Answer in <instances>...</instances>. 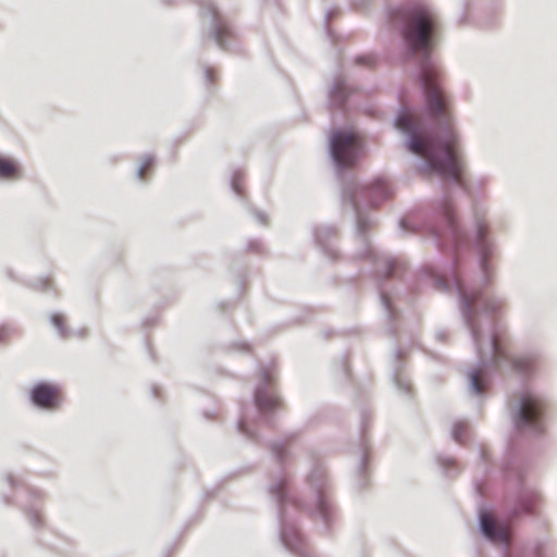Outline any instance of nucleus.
Here are the masks:
<instances>
[{
    "mask_svg": "<svg viewBox=\"0 0 557 557\" xmlns=\"http://www.w3.org/2000/svg\"><path fill=\"white\" fill-rule=\"evenodd\" d=\"M437 29V18L425 5L413 7L405 15L404 40L412 52H421L425 57L421 65V79L429 114L443 125L438 139L412 134L408 148L425 161L431 172L462 184L463 164L453 127L449 100L440 84L441 72L429 59Z\"/></svg>",
    "mask_w": 557,
    "mask_h": 557,
    "instance_id": "1",
    "label": "nucleus"
},
{
    "mask_svg": "<svg viewBox=\"0 0 557 557\" xmlns=\"http://www.w3.org/2000/svg\"><path fill=\"white\" fill-rule=\"evenodd\" d=\"M331 151L337 164L354 165L361 151V138L352 132H336L332 137Z\"/></svg>",
    "mask_w": 557,
    "mask_h": 557,
    "instance_id": "2",
    "label": "nucleus"
},
{
    "mask_svg": "<svg viewBox=\"0 0 557 557\" xmlns=\"http://www.w3.org/2000/svg\"><path fill=\"white\" fill-rule=\"evenodd\" d=\"M546 411L545 401L533 394H523L518 412L519 425L529 426L536 432L543 431V417Z\"/></svg>",
    "mask_w": 557,
    "mask_h": 557,
    "instance_id": "3",
    "label": "nucleus"
},
{
    "mask_svg": "<svg viewBox=\"0 0 557 557\" xmlns=\"http://www.w3.org/2000/svg\"><path fill=\"white\" fill-rule=\"evenodd\" d=\"M458 290L465 309L469 315L474 314L475 306L481 305L486 313H496L504 308V301L493 295L484 292L467 293L463 287L458 284Z\"/></svg>",
    "mask_w": 557,
    "mask_h": 557,
    "instance_id": "4",
    "label": "nucleus"
},
{
    "mask_svg": "<svg viewBox=\"0 0 557 557\" xmlns=\"http://www.w3.org/2000/svg\"><path fill=\"white\" fill-rule=\"evenodd\" d=\"M30 398L36 406L53 410L60 407L63 395L57 385L39 383L33 387Z\"/></svg>",
    "mask_w": 557,
    "mask_h": 557,
    "instance_id": "5",
    "label": "nucleus"
},
{
    "mask_svg": "<svg viewBox=\"0 0 557 557\" xmlns=\"http://www.w3.org/2000/svg\"><path fill=\"white\" fill-rule=\"evenodd\" d=\"M481 528L483 533L492 541L507 543L510 532L507 525L499 524L492 515H481Z\"/></svg>",
    "mask_w": 557,
    "mask_h": 557,
    "instance_id": "6",
    "label": "nucleus"
},
{
    "mask_svg": "<svg viewBox=\"0 0 557 557\" xmlns=\"http://www.w3.org/2000/svg\"><path fill=\"white\" fill-rule=\"evenodd\" d=\"M214 39L221 48H227L230 41L234 38L231 27L214 12Z\"/></svg>",
    "mask_w": 557,
    "mask_h": 557,
    "instance_id": "7",
    "label": "nucleus"
},
{
    "mask_svg": "<svg viewBox=\"0 0 557 557\" xmlns=\"http://www.w3.org/2000/svg\"><path fill=\"white\" fill-rule=\"evenodd\" d=\"M256 404L261 410H271L280 405V399L273 392L258 389L256 393Z\"/></svg>",
    "mask_w": 557,
    "mask_h": 557,
    "instance_id": "8",
    "label": "nucleus"
},
{
    "mask_svg": "<svg viewBox=\"0 0 557 557\" xmlns=\"http://www.w3.org/2000/svg\"><path fill=\"white\" fill-rule=\"evenodd\" d=\"M18 166L10 159L0 158V177L16 178L18 176Z\"/></svg>",
    "mask_w": 557,
    "mask_h": 557,
    "instance_id": "9",
    "label": "nucleus"
},
{
    "mask_svg": "<svg viewBox=\"0 0 557 557\" xmlns=\"http://www.w3.org/2000/svg\"><path fill=\"white\" fill-rule=\"evenodd\" d=\"M492 348L496 363H499L503 359H507L506 347L497 334H494L492 337Z\"/></svg>",
    "mask_w": 557,
    "mask_h": 557,
    "instance_id": "10",
    "label": "nucleus"
},
{
    "mask_svg": "<svg viewBox=\"0 0 557 557\" xmlns=\"http://www.w3.org/2000/svg\"><path fill=\"white\" fill-rule=\"evenodd\" d=\"M371 195H377L383 200L391 196V189L385 181H377L371 187Z\"/></svg>",
    "mask_w": 557,
    "mask_h": 557,
    "instance_id": "11",
    "label": "nucleus"
},
{
    "mask_svg": "<svg viewBox=\"0 0 557 557\" xmlns=\"http://www.w3.org/2000/svg\"><path fill=\"white\" fill-rule=\"evenodd\" d=\"M512 367L517 371H529L534 366V360L530 357H518L511 360Z\"/></svg>",
    "mask_w": 557,
    "mask_h": 557,
    "instance_id": "12",
    "label": "nucleus"
},
{
    "mask_svg": "<svg viewBox=\"0 0 557 557\" xmlns=\"http://www.w3.org/2000/svg\"><path fill=\"white\" fill-rule=\"evenodd\" d=\"M470 380H471L472 388L475 393L484 392L485 386H484V381H483V370L482 369L474 370L470 375Z\"/></svg>",
    "mask_w": 557,
    "mask_h": 557,
    "instance_id": "13",
    "label": "nucleus"
},
{
    "mask_svg": "<svg viewBox=\"0 0 557 557\" xmlns=\"http://www.w3.org/2000/svg\"><path fill=\"white\" fill-rule=\"evenodd\" d=\"M444 215H445V219H446L448 227H449V233H450L451 237L454 238V240L457 242L458 240V236H459L458 235V230H457V226L455 224L453 211H451V209H450V207L448 205L444 206Z\"/></svg>",
    "mask_w": 557,
    "mask_h": 557,
    "instance_id": "14",
    "label": "nucleus"
},
{
    "mask_svg": "<svg viewBox=\"0 0 557 557\" xmlns=\"http://www.w3.org/2000/svg\"><path fill=\"white\" fill-rule=\"evenodd\" d=\"M396 125L399 129L406 133H410L413 127V120L410 114H401L396 122Z\"/></svg>",
    "mask_w": 557,
    "mask_h": 557,
    "instance_id": "15",
    "label": "nucleus"
},
{
    "mask_svg": "<svg viewBox=\"0 0 557 557\" xmlns=\"http://www.w3.org/2000/svg\"><path fill=\"white\" fill-rule=\"evenodd\" d=\"M51 322L60 333L64 334L65 319L61 314H53L51 317Z\"/></svg>",
    "mask_w": 557,
    "mask_h": 557,
    "instance_id": "16",
    "label": "nucleus"
},
{
    "mask_svg": "<svg viewBox=\"0 0 557 557\" xmlns=\"http://www.w3.org/2000/svg\"><path fill=\"white\" fill-rule=\"evenodd\" d=\"M151 168H152V161H151V160H146V161L141 164V166H140V169H139V172H138L139 177H140L141 180H144V178H145L146 173H147L148 171H150V169H151Z\"/></svg>",
    "mask_w": 557,
    "mask_h": 557,
    "instance_id": "17",
    "label": "nucleus"
},
{
    "mask_svg": "<svg viewBox=\"0 0 557 557\" xmlns=\"http://www.w3.org/2000/svg\"><path fill=\"white\" fill-rule=\"evenodd\" d=\"M534 507H535V497H533L522 504L523 511L528 512V513H533L535 511Z\"/></svg>",
    "mask_w": 557,
    "mask_h": 557,
    "instance_id": "18",
    "label": "nucleus"
},
{
    "mask_svg": "<svg viewBox=\"0 0 557 557\" xmlns=\"http://www.w3.org/2000/svg\"><path fill=\"white\" fill-rule=\"evenodd\" d=\"M462 432H467V428L466 426H462V425L455 426L454 436H455L456 441H458L460 443L463 441L461 438V433Z\"/></svg>",
    "mask_w": 557,
    "mask_h": 557,
    "instance_id": "19",
    "label": "nucleus"
},
{
    "mask_svg": "<svg viewBox=\"0 0 557 557\" xmlns=\"http://www.w3.org/2000/svg\"><path fill=\"white\" fill-rule=\"evenodd\" d=\"M486 232H487L486 224H484L483 222H480L478 224V233H479V237H480L481 240L484 239V236H485Z\"/></svg>",
    "mask_w": 557,
    "mask_h": 557,
    "instance_id": "20",
    "label": "nucleus"
},
{
    "mask_svg": "<svg viewBox=\"0 0 557 557\" xmlns=\"http://www.w3.org/2000/svg\"><path fill=\"white\" fill-rule=\"evenodd\" d=\"M357 62L360 63V64H373L374 60L372 57L370 55H366V57H360L357 59Z\"/></svg>",
    "mask_w": 557,
    "mask_h": 557,
    "instance_id": "21",
    "label": "nucleus"
},
{
    "mask_svg": "<svg viewBox=\"0 0 557 557\" xmlns=\"http://www.w3.org/2000/svg\"><path fill=\"white\" fill-rule=\"evenodd\" d=\"M206 73H207L208 78H209L211 82H213V81H214V75H215L214 70H212V69H208Z\"/></svg>",
    "mask_w": 557,
    "mask_h": 557,
    "instance_id": "22",
    "label": "nucleus"
},
{
    "mask_svg": "<svg viewBox=\"0 0 557 557\" xmlns=\"http://www.w3.org/2000/svg\"><path fill=\"white\" fill-rule=\"evenodd\" d=\"M263 379H264L265 383H271V381H272L271 374L268 372L264 373Z\"/></svg>",
    "mask_w": 557,
    "mask_h": 557,
    "instance_id": "23",
    "label": "nucleus"
}]
</instances>
